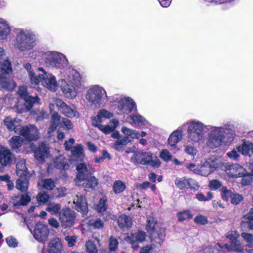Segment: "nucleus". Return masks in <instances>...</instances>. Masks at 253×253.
<instances>
[{"mask_svg": "<svg viewBox=\"0 0 253 253\" xmlns=\"http://www.w3.org/2000/svg\"><path fill=\"white\" fill-rule=\"evenodd\" d=\"M61 90L66 97L74 98L76 96L77 92L74 87L69 85L63 80L61 81Z\"/></svg>", "mask_w": 253, "mask_h": 253, "instance_id": "a878e982", "label": "nucleus"}, {"mask_svg": "<svg viewBox=\"0 0 253 253\" xmlns=\"http://www.w3.org/2000/svg\"><path fill=\"white\" fill-rule=\"evenodd\" d=\"M88 212V205L87 202H84L83 197L80 195V212L85 215Z\"/></svg>", "mask_w": 253, "mask_h": 253, "instance_id": "680f3d73", "label": "nucleus"}, {"mask_svg": "<svg viewBox=\"0 0 253 253\" xmlns=\"http://www.w3.org/2000/svg\"><path fill=\"white\" fill-rule=\"evenodd\" d=\"M176 216L178 218V221L182 222L187 219H192L193 215L190 210H186L177 212Z\"/></svg>", "mask_w": 253, "mask_h": 253, "instance_id": "e433bc0d", "label": "nucleus"}, {"mask_svg": "<svg viewBox=\"0 0 253 253\" xmlns=\"http://www.w3.org/2000/svg\"><path fill=\"white\" fill-rule=\"evenodd\" d=\"M193 181V180L192 178H187L186 177H177L174 181V183L175 186L180 190H184L186 188H189L191 190H197L199 186L198 184L195 185L194 182L192 184Z\"/></svg>", "mask_w": 253, "mask_h": 253, "instance_id": "4468645a", "label": "nucleus"}, {"mask_svg": "<svg viewBox=\"0 0 253 253\" xmlns=\"http://www.w3.org/2000/svg\"><path fill=\"white\" fill-rule=\"evenodd\" d=\"M103 220L105 221H109L110 220H115L117 218V216L110 211L106 212L105 214L103 213Z\"/></svg>", "mask_w": 253, "mask_h": 253, "instance_id": "69168bd1", "label": "nucleus"}, {"mask_svg": "<svg viewBox=\"0 0 253 253\" xmlns=\"http://www.w3.org/2000/svg\"><path fill=\"white\" fill-rule=\"evenodd\" d=\"M233 192L231 190L228 189L226 186H223L221 189V197L222 199L228 202L229 201V198H231Z\"/></svg>", "mask_w": 253, "mask_h": 253, "instance_id": "37998d69", "label": "nucleus"}, {"mask_svg": "<svg viewBox=\"0 0 253 253\" xmlns=\"http://www.w3.org/2000/svg\"><path fill=\"white\" fill-rule=\"evenodd\" d=\"M105 90L99 85H93L87 90L85 95V98L94 105L95 108H99L101 104V100Z\"/></svg>", "mask_w": 253, "mask_h": 253, "instance_id": "0eeeda50", "label": "nucleus"}, {"mask_svg": "<svg viewBox=\"0 0 253 253\" xmlns=\"http://www.w3.org/2000/svg\"><path fill=\"white\" fill-rule=\"evenodd\" d=\"M65 240L67 242L68 246L72 247L75 245L77 241V238L74 236H68L65 237Z\"/></svg>", "mask_w": 253, "mask_h": 253, "instance_id": "774afa93", "label": "nucleus"}, {"mask_svg": "<svg viewBox=\"0 0 253 253\" xmlns=\"http://www.w3.org/2000/svg\"><path fill=\"white\" fill-rule=\"evenodd\" d=\"M240 176L238 177H241V184L242 186H247L251 184L253 182V178L252 175L251 173H249L246 171L245 169V171L242 172Z\"/></svg>", "mask_w": 253, "mask_h": 253, "instance_id": "f704fd0d", "label": "nucleus"}, {"mask_svg": "<svg viewBox=\"0 0 253 253\" xmlns=\"http://www.w3.org/2000/svg\"><path fill=\"white\" fill-rule=\"evenodd\" d=\"M117 223L121 229H129L132 225V219L129 216L123 214L117 218Z\"/></svg>", "mask_w": 253, "mask_h": 253, "instance_id": "b1692460", "label": "nucleus"}, {"mask_svg": "<svg viewBox=\"0 0 253 253\" xmlns=\"http://www.w3.org/2000/svg\"><path fill=\"white\" fill-rule=\"evenodd\" d=\"M222 186L221 182L217 179H212L210 181L209 187L211 190H216Z\"/></svg>", "mask_w": 253, "mask_h": 253, "instance_id": "bf43d9fd", "label": "nucleus"}, {"mask_svg": "<svg viewBox=\"0 0 253 253\" xmlns=\"http://www.w3.org/2000/svg\"><path fill=\"white\" fill-rule=\"evenodd\" d=\"M28 187V181L26 176H20L16 182V187L21 192L27 191Z\"/></svg>", "mask_w": 253, "mask_h": 253, "instance_id": "72a5a7b5", "label": "nucleus"}, {"mask_svg": "<svg viewBox=\"0 0 253 253\" xmlns=\"http://www.w3.org/2000/svg\"><path fill=\"white\" fill-rule=\"evenodd\" d=\"M196 198L199 201L206 202L212 199L213 194L211 192H208L206 197L203 193H198L196 195Z\"/></svg>", "mask_w": 253, "mask_h": 253, "instance_id": "3c124183", "label": "nucleus"}, {"mask_svg": "<svg viewBox=\"0 0 253 253\" xmlns=\"http://www.w3.org/2000/svg\"><path fill=\"white\" fill-rule=\"evenodd\" d=\"M16 133L23 136L26 140H36L39 138V132L38 128L34 125L28 126H19L16 129Z\"/></svg>", "mask_w": 253, "mask_h": 253, "instance_id": "9d476101", "label": "nucleus"}, {"mask_svg": "<svg viewBox=\"0 0 253 253\" xmlns=\"http://www.w3.org/2000/svg\"><path fill=\"white\" fill-rule=\"evenodd\" d=\"M45 64L49 67H56L62 70L67 76H72L73 79L78 78L79 73L71 68L69 65L68 61L63 54L57 52L48 53L45 58Z\"/></svg>", "mask_w": 253, "mask_h": 253, "instance_id": "f257e3e1", "label": "nucleus"}, {"mask_svg": "<svg viewBox=\"0 0 253 253\" xmlns=\"http://www.w3.org/2000/svg\"><path fill=\"white\" fill-rule=\"evenodd\" d=\"M89 227H91L95 230H101L104 228V223L100 218H98L95 220L91 219L87 222Z\"/></svg>", "mask_w": 253, "mask_h": 253, "instance_id": "ea45409f", "label": "nucleus"}, {"mask_svg": "<svg viewBox=\"0 0 253 253\" xmlns=\"http://www.w3.org/2000/svg\"><path fill=\"white\" fill-rule=\"evenodd\" d=\"M242 237L246 242L250 244L248 245L249 248H253V235L251 233L243 232L241 234Z\"/></svg>", "mask_w": 253, "mask_h": 253, "instance_id": "6e6d98bb", "label": "nucleus"}, {"mask_svg": "<svg viewBox=\"0 0 253 253\" xmlns=\"http://www.w3.org/2000/svg\"><path fill=\"white\" fill-rule=\"evenodd\" d=\"M75 212L70 209H63L59 213V220L61 225L65 228L70 227L74 223Z\"/></svg>", "mask_w": 253, "mask_h": 253, "instance_id": "9b49d317", "label": "nucleus"}, {"mask_svg": "<svg viewBox=\"0 0 253 253\" xmlns=\"http://www.w3.org/2000/svg\"><path fill=\"white\" fill-rule=\"evenodd\" d=\"M27 168L25 166V161L21 160L19 161L16 165V173L19 176H26Z\"/></svg>", "mask_w": 253, "mask_h": 253, "instance_id": "79ce46f5", "label": "nucleus"}, {"mask_svg": "<svg viewBox=\"0 0 253 253\" xmlns=\"http://www.w3.org/2000/svg\"><path fill=\"white\" fill-rule=\"evenodd\" d=\"M113 192L115 194H119L123 192L126 189V186L125 183L120 180L115 181L113 186Z\"/></svg>", "mask_w": 253, "mask_h": 253, "instance_id": "a19ab883", "label": "nucleus"}, {"mask_svg": "<svg viewBox=\"0 0 253 253\" xmlns=\"http://www.w3.org/2000/svg\"><path fill=\"white\" fill-rule=\"evenodd\" d=\"M94 172V169L89 164L80 163V182L90 176H92Z\"/></svg>", "mask_w": 253, "mask_h": 253, "instance_id": "5701e85b", "label": "nucleus"}, {"mask_svg": "<svg viewBox=\"0 0 253 253\" xmlns=\"http://www.w3.org/2000/svg\"><path fill=\"white\" fill-rule=\"evenodd\" d=\"M0 86L8 90L13 89L15 87V84L9 76L12 71L10 62L7 59H3L0 61Z\"/></svg>", "mask_w": 253, "mask_h": 253, "instance_id": "7ed1b4c3", "label": "nucleus"}, {"mask_svg": "<svg viewBox=\"0 0 253 253\" xmlns=\"http://www.w3.org/2000/svg\"><path fill=\"white\" fill-rule=\"evenodd\" d=\"M160 158L164 161L168 162L172 160V155L167 149H163L160 154Z\"/></svg>", "mask_w": 253, "mask_h": 253, "instance_id": "864d4df0", "label": "nucleus"}, {"mask_svg": "<svg viewBox=\"0 0 253 253\" xmlns=\"http://www.w3.org/2000/svg\"><path fill=\"white\" fill-rule=\"evenodd\" d=\"M225 170L229 176L232 178H237L240 173L245 171V169L238 164L228 165L225 167Z\"/></svg>", "mask_w": 253, "mask_h": 253, "instance_id": "aec40b11", "label": "nucleus"}, {"mask_svg": "<svg viewBox=\"0 0 253 253\" xmlns=\"http://www.w3.org/2000/svg\"><path fill=\"white\" fill-rule=\"evenodd\" d=\"M136 106L132 99L129 97L121 98L118 102V109L122 113L128 114Z\"/></svg>", "mask_w": 253, "mask_h": 253, "instance_id": "ddd939ff", "label": "nucleus"}, {"mask_svg": "<svg viewBox=\"0 0 253 253\" xmlns=\"http://www.w3.org/2000/svg\"><path fill=\"white\" fill-rule=\"evenodd\" d=\"M108 207L107 199L106 196H103L99 199L96 205L95 210L101 216L107 211Z\"/></svg>", "mask_w": 253, "mask_h": 253, "instance_id": "c756f323", "label": "nucleus"}, {"mask_svg": "<svg viewBox=\"0 0 253 253\" xmlns=\"http://www.w3.org/2000/svg\"><path fill=\"white\" fill-rule=\"evenodd\" d=\"M85 248L87 253H98L96 244L91 240H88L86 242Z\"/></svg>", "mask_w": 253, "mask_h": 253, "instance_id": "49530a36", "label": "nucleus"}, {"mask_svg": "<svg viewBox=\"0 0 253 253\" xmlns=\"http://www.w3.org/2000/svg\"><path fill=\"white\" fill-rule=\"evenodd\" d=\"M83 181L84 182L82 183V186L86 191L94 190L98 184V179L94 176H90Z\"/></svg>", "mask_w": 253, "mask_h": 253, "instance_id": "cd10ccee", "label": "nucleus"}, {"mask_svg": "<svg viewBox=\"0 0 253 253\" xmlns=\"http://www.w3.org/2000/svg\"><path fill=\"white\" fill-rule=\"evenodd\" d=\"M149 153L150 152H135L131 157V162L135 165H148V159H150Z\"/></svg>", "mask_w": 253, "mask_h": 253, "instance_id": "f3484780", "label": "nucleus"}, {"mask_svg": "<svg viewBox=\"0 0 253 253\" xmlns=\"http://www.w3.org/2000/svg\"><path fill=\"white\" fill-rule=\"evenodd\" d=\"M146 233L142 230H139L136 233H131L126 238V241L134 245L135 243H141L145 240Z\"/></svg>", "mask_w": 253, "mask_h": 253, "instance_id": "412c9836", "label": "nucleus"}, {"mask_svg": "<svg viewBox=\"0 0 253 253\" xmlns=\"http://www.w3.org/2000/svg\"><path fill=\"white\" fill-rule=\"evenodd\" d=\"M231 247L233 251L239 252L242 253L244 250V247L240 243L239 240L236 239V241H234L232 243L230 244Z\"/></svg>", "mask_w": 253, "mask_h": 253, "instance_id": "8fccbe9b", "label": "nucleus"}, {"mask_svg": "<svg viewBox=\"0 0 253 253\" xmlns=\"http://www.w3.org/2000/svg\"><path fill=\"white\" fill-rule=\"evenodd\" d=\"M15 122L16 120L15 119H12L10 117H8L4 119V124L9 130H14L16 132V129L19 128V126H16L15 124Z\"/></svg>", "mask_w": 253, "mask_h": 253, "instance_id": "a18cd8bd", "label": "nucleus"}, {"mask_svg": "<svg viewBox=\"0 0 253 253\" xmlns=\"http://www.w3.org/2000/svg\"><path fill=\"white\" fill-rule=\"evenodd\" d=\"M95 126L97 127L105 134H108L113 132L114 130V128L108 125L104 126L101 124H95Z\"/></svg>", "mask_w": 253, "mask_h": 253, "instance_id": "5fc2aeb1", "label": "nucleus"}, {"mask_svg": "<svg viewBox=\"0 0 253 253\" xmlns=\"http://www.w3.org/2000/svg\"><path fill=\"white\" fill-rule=\"evenodd\" d=\"M16 37L17 47L21 51H28L36 45L35 36L28 31L18 30Z\"/></svg>", "mask_w": 253, "mask_h": 253, "instance_id": "20e7f679", "label": "nucleus"}, {"mask_svg": "<svg viewBox=\"0 0 253 253\" xmlns=\"http://www.w3.org/2000/svg\"><path fill=\"white\" fill-rule=\"evenodd\" d=\"M244 199L243 196L239 193H234L231 198V203L234 205H239Z\"/></svg>", "mask_w": 253, "mask_h": 253, "instance_id": "603ef678", "label": "nucleus"}, {"mask_svg": "<svg viewBox=\"0 0 253 253\" xmlns=\"http://www.w3.org/2000/svg\"><path fill=\"white\" fill-rule=\"evenodd\" d=\"M30 201L31 198L27 194L13 195L11 197L9 204L14 208H18L20 206H26Z\"/></svg>", "mask_w": 253, "mask_h": 253, "instance_id": "dca6fc26", "label": "nucleus"}, {"mask_svg": "<svg viewBox=\"0 0 253 253\" xmlns=\"http://www.w3.org/2000/svg\"><path fill=\"white\" fill-rule=\"evenodd\" d=\"M39 100L40 99L38 97L30 98L25 100H19L13 109L15 112L19 114L26 112L32 108L34 103L38 102Z\"/></svg>", "mask_w": 253, "mask_h": 253, "instance_id": "f8f14e48", "label": "nucleus"}, {"mask_svg": "<svg viewBox=\"0 0 253 253\" xmlns=\"http://www.w3.org/2000/svg\"><path fill=\"white\" fill-rule=\"evenodd\" d=\"M37 199L40 204H44L48 201L49 197L46 193L41 192L38 194Z\"/></svg>", "mask_w": 253, "mask_h": 253, "instance_id": "4d7b16f0", "label": "nucleus"}, {"mask_svg": "<svg viewBox=\"0 0 253 253\" xmlns=\"http://www.w3.org/2000/svg\"><path fill=\"white\" fill-rule=\"evenodd\" d=\"M17 93L19 96L21 97V100H25L26 99H30V98H36V97H38L37 95H36L35 97L29 95L27 87L23 85L19 87L17 90Z\"/></svg>", "mask_w": 253, "mask_h": 253, "instance_id": "c03bdc74", "label": "nucleus"}, {"mask_svg": "<svg viewBox=\"0 0 253 253\" xmlns=\"http://www.w3.org/2000/svg\"><path fill=\"white\" fill-rule=\"evenodd\" d=\"M48 154V150L45 144H41L38 150L35 152V157L37 159L41 161L43 160L45 157H47Z\"/></svg>", "mask_w": 253, "mask_h": 253, "instance_id": "473e14b6", "label": "nucleus"}, {"mask_svg": "<svg viewBox=\"0 0 253 253\" xmlns=\"http://www.w3.org/2000/svg\"><path fill=\"white\" fill-rule=\"evenodd\" d=\"M49 234L47 226L42 223H37L36 225L33 235L34 238L39 242L45 241Z\"/></svg>", "mask_w": 253, "mask_h": 253, "instance_id": "2eb2a0df", "label": "nucleus"}, {"mask_svg": "<svg viewBox=\"0 0 253 253\" xmlns=\"http://www.w3.org/2000/svg\"><path fill=\"white\" fill-rule=\"evenodd\" d=\"M23 139L19 136H13L9 140V143L13 149H18L22 144Z\"/></svg>", "mask_w": 253, "mask_h": 253, "instance_id": "58836bf2", "label": "nucleus"}, {"mask_svg": "<svg viewBox=\"0 0 253 253\" xmlns=\"http://www.w3.org/2000/svg\"><path fill=\"white\" fill-rule=\"evenodd\" d=\"M184 151L187 154L191 155L192 156H195L197 154L196 149L194 147L190 145H187L185 147Z\"/></svg>", "mask_w": 253, "mask_h": 253, "instance_id": "338daca9", "label": "nucleus"}, {"mask_svg": "<svg viewBox=\"0 0 253 253\" xmlns=\"http://www.w3.org/2000/svg\"><path fill=\"white\" fill-rule=\"evenodd\" d=\"M61 206L59 204H50L46 209V210L49 212L51 214H55L58 213L60 210Z\"/></svg>", "mask_w": 253, "mask_h": 253, "instance_id": "de8ad7c7", "label": "nucleus"}, {"mask_svg": "<svg viewBox=\"0 0 253 253\" xmlns=\"http://www.w3.org/2000/svg\"><path fill=\"white\" fill-rule=\"evenodd\" d=\"M188 137L194 143L198 142L204 137V128L199 123L192 122L188 128Z\"/></svg>", "mask_w": 253, "mask_h": 253, "instance_id": "1a4fd4ad", "label": "nucleus"}, {"mask_svg": "<svg viewBox=\"0 0 253 253\" xmlns=\"http://www.w3.org/2000/svg\"><path fill=\"white\" fill-rule=\"evenodd\" d=\"M109 249L111 252H114L117 250L118 247L119 242L118 240L113 236H110L109 240Z\"/></svg>", "mask_w": 253, "mask_h": 253, "instance_id": "09e8293b", "label": "nucleus"}, {"mask_svg": "<svg viewBox=\"0 0 253 253\" xmlns=\"http://www.w3.org/2000/svg\"><path fill=\"white\" fill-rule=\"evenodd\" d=\"M55 167L59 169H66L68 167L66 159L62 156H59L54 161Z\"/></svg>", "mask_w": 253, "mask_h": 253, "instance_id": "4c0bfd02", "label": "nucleus"}, {"mask_svg": "<svg viewBox=\"0 0 253 253\" xmlns=\"http://www.w3.org/2000/svg\"><path fill=\"white\" fill-rule=\"evenodd\" d=\"M194 221L196 224L202 225H204L208 222L207 217L202 214H199L196 216Z\"/></svg>", "mask_w": 253, "mask_h": 253, "instance_id": "13d9d810", "label": "nucleus"}, {"mask_svg": "<svg viewBox=\"0 0 253 253\" xmlns=\"http://www.w3.org/2000/svg\"><path fill=\"white\" fill-rule=\"evenodd\" d=\"M145 229L155 246H161L166 236V228L164 224L159 222L153 216L150 215L147 217Z\"/></svg>", "mask_w": 253, "mask_h": 253, "instance_id": "f03ea898", "label": "nucleus"}, {"mask_svg": "<svg viewBox=\"0 0 253 253\" xmlns=\"http://www.w3.org/2000/svg\"><path fill=\"white\" fill-rule=\"evenodd\" d=\"M38 70L42 72L38 74L39 84L41 82L44 87L51 90H55L57 87V83L55 77L47 73L42 68H39Z\"/></svg>", "mask_w": 253, "mask_h": 253, "instance_id": "6e6552de", "label": "nucleus"}, {"mask_svg": "<svg viewBox=\"0 0 253 253\" xmlns=\"http://www.w3.org/2000/svg\"><path fill=\"white\" fill-rule=\"evenodd\" d=\"M243 220L241 222V226L244 228H248L253 230V208H251L249 212L243 216Z\"/></svg>", "mask_w": 253, "mask_h": 253, "instance_id": "bb28decb", "label": "nucleus"}, {"mask_svg": "<svg viewBox=\"0 0 253 253\" xmlns=\"http://www.w3.org/2000/svg\"><path fill=\"white\" fill-rule=\"evenodd\" d=\"M55 103L60 112L66 117L72 118L75 116L76 112L62 100L56 99Z\"/></svg>", "mask_w": 253, "mask_h": 253, "instance_id": "a211bd4d", "label": "nucleus"}, {"mask_svg": "<svg viewBox=\"0 0 253 253\" xmlns=\"http://www.w3.org/2000/svg\"><path fill=\"white\" fill-rule=\"evenodd\" d=\"M10 31L8 24L5 20L0 21V40L6 39Z\"/></svg>", "mask_w": 253, "mask_h": 253, "instance_id": "2f4dec72", "label": "nucleus"}, {"mask_svg": "<svg viewBox=\"0 0 253 253\" xmlns=\"http://www.w3.org/2000/svg\"><path fill=\"white\" fill-rule=\"evenodd\" d=\"M121 131L125 135L121 139L116 140L114 144V148L119 151L122 152L125 149V147L130 142L132 139L138 138L139 133L136 131L127 128L126 126H123Z\"/></svg>", "mask_w": 253, "mask_h": 253, "instance_id": "39448f33", "label": "nucleus"}, {"mask_svg": "<svg viewBox=\"0 0 253 253\" xmlns=\"http://www.w3.org/2000/svg\"><path fill=\"white\" fill-rule=\"evenodd\" d=\"M223 138V134L214 135L210 139L209 145L211 148H217L222 144Z\"/></svg>", "mask_w": 253, "mask_h": 253, "instance_id": "c9c22d12", "label": "nucleus"}, {"mask_svg": "<svg viewBox=\"0 0 253 253\" xmlns=\"http://www.w3.org/2000/svg\"><path fill=\"white\" fill-rule=\"evenodd\" d=\"M61 119L60 116L56 112H53L51 115V124L58 126Z\"/></svg>", "mask_w": 253, "mask_h": 253, "instance_id": "e2e57ef3", "label": "nucleus"}, {"mask_svg": "<svg viewBox=\"0 0 253 253\" xmlns=\"http://www.w3.org/2000/svg\"><path fill=\"white\" fill-rule=\"evenodd\" d=\"M13 154L8 149L3 148L0 150V163L3 166L10 165L12 161Z\"/></svg>", "mask_w": 253, "mask_h": 253, "instance_id": "4be33fe9", "label": "nucleus"}, {"mask_svg": "<svg viewBox=\"0 0 253 253\" xmlns=\"http://www.w3.org/2000/svg\"><path fill=\"white\" fill-rule=\"evenodd\" d=\"M181 133L182 131L178 130L173 131L168 138V144L173 148H175L178 142L182 139Z\"/></svg>", "mask_w": 253, "mask_h": 253, "instance_id": "c85d7f7f", "label": "nucleus"}, {"mask_svg": "<svg viewBox=\"0 0 253 253\" xmlns=\"http://www.w3.org/2000/svg\"><path fill=\"white\" fill-rule=\"evenodd\" d=\"M63 245L59 238L51 240L48 244L47 252L48 253H62Z\"/></svg>", "mask_w": 253, "mask_h": 253, "instance_id": "6ab92c4d", "label": "nucleus"}, {"mask_svg": "<svg viewBox=\"0 0 253 253\" xmlns=\"http://www.w3.org/2000/svg\"><path fill=\"white\" fill-rule=\"evenodd\" d=\"M55 187V183L51 179H46L43 181V187L46 190H51Z\"/></svg>", "mask_w": 253, "mask_h": 253, "instance_id": "052dcab7", "label": "nucleus"}, {"mask_svg": "<svg viewBox=\"0 0 253 253\" xmlns=\"http://www.w3.org/2000/svg\"><path fill=\"white\" fill-rule=\"evenodd\" d=\"M75 143V140L73 138H70L68 140L65 141L64 146L65 150L71 151V155L69 157L70 163L72 165H76V169L77 170L76 179H79V144L73 146Z\"/></svg>", "mask_w": 253, "mask_h": 253, "instance_id": "423d86ee", "label": "nucleus"}, {"mask_svg": "<svg viewBox=\"0 0 253 253\" xmlns=\"http://www.w3.org/2000/svg\"><path fill=\"white\" fill-rule=\"evenodd\" d=\"M252 142L250 141L243 140L242 144L237 147L239 152L244 155H250V152L252 153Z\"/></svg>", "mask_w": 253, "mask_h": 253, "instance_id": "7c9ffc66", "label": "nucleus"}, {"mask_svg": "<svg viewBox=\"0 0 253 253\" xmlns=\"http://www.w3.org/2000/svg\"><path fill=\"white\" fill-rule=\"evenodd\" d=\"M130 119L133 123L137 124H142L145 121V119L139 115L131 116Z\"/></svg>", "mask_w": 253, "mask_h": 253, "instance_id": "0e129e2a", "label": "nucleus"}, {"mask_svg": "<svg viewBox=\"0 0 253 253\" xmlns=\"http://www.w3.org/2000/svg\"><path fill=\"white\" fill-rule=\"evenodd\" d=\"M24 67L28 72L31 87L36 88V89L38 90L39 87L38 86H35L39 84L38 74H36L34 72V70L32 69L31 65L30 63L25 64Z\"/></svg>", "mask_w": 253, "mask_h": 253, "instance_id": "393cba45", "label": "nucleus"}]
</instances>
